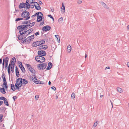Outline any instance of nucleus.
<instances>
[{"mask_svg": "<svg viewBox=\"0 0 129 129\" xmlns=\"http://www.w3.org/2000/svg\"><path fill=\"white\" fill-rule=\"evenodd\" d=\"M30 80L32 81H34L37 84H44V83H42L40 81H38L37 77L34 75H32L30 77Z\"/></svg>", "mask_w": 129, "mask_h": 129, "instance_id": "1", "label": "nucleus"}, {"mask_svg": "<svg viewBox=\"0 0 129 129\" xmlns=\"http://www.w3.org/2000/svg\"><path fill=\"white\" fill-rule=\"evenodd\" d=\"M35 59L37 61L40 63L44 62L45 60L44 57L39 55L36 57Z\"/></svg>", "mask_w": 129, "mask_h": 129, "instance_id": "2", "label": "nucleus"}, {"mask_svg": "<svg viewBox=\"0 0 129 129\" xmlns=\"http://www.w3.org/2000/svg\"><path fill=\"white\" fill-rule=\"evenodd\" d=\"M29 15V13L28 12L24 11L22 13L21 16L22 17L24 18L27 17L25 20H28L30 18V17L28 16Z\"/></svg>", "mask_w": 129, "mask_h": 129, "instance_id": "3", "label": "nucleus"}, {"mask_svg": "<svg viewBox=\"0 0 129 129\" xmlns=\"http://www.w3.org/2000/svg\"><path fill=\"white\" fill-rule=\"evenodd\" d=\"M22 79L21 78H19L16 81V84L18 85L19 87H21L22 86Z\"/></svg>", "mask_w": 129, "mask_h": 129, "instance_id": "4", "label": "nucleus"}, {"mask_svg": "<svg viewBox=\"0 0 129 129\" xmlns=\"http://www.w3.org/2000/svg\"><path fill=\"white\" fill-rule=\"evenodd\" d=\"M47 65L46 63H44L42 64H40L38 65L41 70H43L45 69Z\"/></svg>", "mask_w": 129, "mask_h": 129, "instance_id": "5", "label": "nucleus"}, {"mask_svg": "<svg viewBox=\"0 0 129 129\" xmlns=\"http://www.w3.org/2000/svg\"><path fill=\"white\" fill-rule=\"evenodd\" d=\"M46 53L44 50H39L38 52V54L41 56H45L46 55Z\"/></svg>", "mask_w": 129, "mask_h": 129, "instance_id": "6", "label": "nucleus"}, {"mask_svg": "<svg viewBox=\"0 0 129 129\" xmlns=\"http://www.w3.org/2000/svg\"><path fill=\"white\" fill-rule=\"evenodd\" d=\"M51 27L49 25H46L43 27L42 28V30L43 31H46L49 30Z\"/></svg>", "mask_w": 129, "mask_h": 129, "instance_id": "7", "label": "nucleus"}, {"mask_svg": "<svg viewBox=\"0 0 129 129\" xmlns=\"http://www.w3.org/2000/svg\"><path fill=\"white\" fill-rule=\"evenodd\" d=\"M34 5L36 9L37 10H39L41 9L39 4L37 2H34Z\"/></svg>", "mask_w": 129, "mask_h": 129, "instance_id": "8", "label": "nucleus"}, {"mask_svg": "<svg viewBox=\"0 0 129 129\" xmlns=\"http://www.w3.org/2000/svg\"><path fill=\"white\" fill-rule=\"evenodd\" d=\"M26 30V31H25L24 32L25 33V35L24 36L25 37H26L27 35L31 33V32L33 31V29L32 28H31L28 30Z\"/></svg>", "mask_w": 129, "mask_h": 129, "instance_id": "9", "label": "nucleus"}, {"mask_svg": "<svg viewBox=\"0 0 129 129\" xmlns=\"http://www.w3.org/2000/svg\"><path fill=\"white\" fill-rule=\"evenodd\" d=\"M9 60V58L8 57H6L4 59V62L5 63V69L6 68L8 64V61Z\"/></svg>", "mask_w": 129, "mask_h": 129, "instance_id": "10", "label": "nucleus"}, {"mask_svg": "<svg viewBox=\"0 0 129 129\" xmlns=\"http://www.w3.org/2000/svg\"><path fill=\"white\" fill-rule=\"evenodd\" d=\"M48 48L47 46L46 45H43L39 47V49H43L46 50Z\"/></svg>", "mask_w": 129, "mask_h": 129, "instance_id": "11", "label": "nucleus"}, {"mask_svg": "<svg viewBox=\"0 0 129 129\" xmlns=\"http://www.w3.org/2000/svg\"><path fill=\"white\" fill-rule=\"evenodd\" d=\"M65 7L63 3H62V5L61 9V12L62 14H63L65 12Z\"/></svg>", "mask_w": 129, "mask_h": 129, "instance_id": "12", "label": "nucleus"}, {"mask_svg": "<svg viewBox=\"0 0 129 129\" xmlns=\"http://www.w3.org/2000/svg\"><path fill=\"white\" fill-rule=\"evenodd\" d=\"M53 65L50 62H49L48 64V66L46 68L47 70H50L52 68Z\"/></svg>", "mask_w": 129, "mask_h": 129, "instance_id": "13", "label": "nucleus"}, {"mask_svg": "<svg viewBox=\"0 0 129 129\" xmlns=\"http://www.w3.org/2000/svg\"><path fill=\"white\" fill-rule=\"evenodd\" d=\"M25 6V4L24 3H22L20 4L19 5V8L20 9H21L22 8H24Z\"/></svg>", "mask_w": 129, "mask_h": 129, "instance_id": "14", "label": "nucleus"}, {"mask_svg": "<svg viewBox=\"0 0 129 129\" xmlns=\"http://www.w3.org/2000/svg\"><path fill=\"white\" fill-rule=\"evenodd\" d=\"M25 4L26 8L27 9H29L30 8V5L28 2V0L26 1L25 3Z\"/></svg>", "mask_w": 129, "mask_h": 129, "instance_id": "15", "label": "nucleus"}, {"mask_svg": "<svg viewBox=\"0 0 129 129\" xmlns=\"http://www.w3.org/2000/svg\"><path fill=\"white\" fill-rule=\"evenodd\" d=\"M4 83L3 85V88L5 87L6 88H8L6 80L3 81Z\"/></svg>", "mask_w": 129, "mask_h": 129, "instance_id": "16", "label": "nucleus"}, {"mask_svg": "<svg viewBox=\"0 0 129 129\" xmlns=\"http://www.w3.org/2000/svg\"><path fill=\"white\" fill-rule=\"evenodd\" d=\"M34 36L32 35L29 37L28 39L27 40V42H29L30 41L33 40L34 38Z\"/></svg>", "mask_w": 129, "mask_h": 129, "instance_id": "17", "label": "nucleus"}, {"mask_svg": "<svg viewBox=\"0 0 129 129\" xmlns=\"http://www.w3.org/2000/svg\"><path fill=\"white\" fill-rule=\"evenodd\" d=\"M15 68L16 75L17 77H19V74L18 71V69L16 66V67Z\"/></svg>", "mask_w": 129, "mask_h": 129, "instance_id": "18", "label": "nucleus"}, {"mask_svg": "<svg viewBox=\"0 0 129 129\" xmlns=\"http://www.w3.org/2000/svg\"><path fill=\"white\" fill-rule=\"evenodd\" d=\"M25 35H19L18 37V39L19 40H22L24 38V37H25L24 36Z\"/></svg>", "mask_w": 129, "mask_h": 129, "instance_id": "19", "label": "nucleus"}, {"mask_svg": "<svg viewBox=\"0 0 129 129\" xmlns=\"http://www.w3.org/2000/svg\"><path fill=\"white\" fill-rule=\"evenodd\" d=\"M39 45L44 44L45 43V41H44L42 40L38 41Z\"/></svg>", "mask_w": 129, "mask_h": 129, "instance_id": "20", "label": "nucleus"}, {"mask_svg": "<svg viewBox=\"0 0 129 129\" xmlns=\"http://www.w3.org/2000/svg\"><path fill=\"white\" fill-rule=\"evenodd\" d=\"M16 59L15 57H13L11 60V63L13 65H15L16 62Z\"/></svg>", "mask_w": 129, "mask_h": 129, "instance_id": "21", "label": "nucleus"}, {"mask_svg": "<svg viewBox=\"0 0 129 129\" xmlns=\"http://www.w3.org/2000/svg\"><path fill=\"white\" fill-rule=\"evenodd\" d=\"M67 50L68 52L69 53L71 51V46L70 45H68V46L67 48Z\"/></svg>", "mask_w": 129, "mask_h": 129, "instance_id": "22", "label": "nucleus"}, {"mask_svg": "<svg viewBox=\"0 0 129 129\" xmlns=\"http://www.w3.org/2000/svg\"><path fill=\"white\" fill-rule=\"evenodd\" d=\"M39 46L38 41L33 43L32 44L33 46L34 47H36Z\"/></svg>", "mask_w": 129, "mask_h": 129, "instance_id": "23", "label": "nucleus"}, {"mask_svg": "<svg viewBox=\"0 0 129 129\" xmlns=\"http://www.w3.org/2000/svg\"><path fill=\"white\" fill-rule=\"evenodd\" d=\"M0 90L1 92L5 94L6 93L5 90L3 87L1 88Z\"/></svg>", "mask_w": 129, "mask_h": 129, "instance_id": "24", "label": "nucleus"}, {"mask_svg": "<svg viewBox=\"0 0 129 129\" xmlns=\"http://www.w3.org/2000/svg\"><path fill=\"white\" fill-rule=\"evenodd\" d=\"M29 71L32 73H35V71L34 69L32 68L31 67L29 69H28Z\"/></svg>", "mask_w": 129, "mask_h": 129, "instance_id": "25", "label": "nucleus"}, {"mask_svg": "<svg viewBox=\"0 0 129 129\" xmlns=\"http://www.w3.org/2000/svg\"><path fill=\"white\" fill-rule=\"evenodd\" d=\"M25 31H23V30H22V29L20 30H19V33L20 34V35H25V33L24 32Z\"/></svg>", "mask_w": 129, "mask_h": 129, "instance_id": "26", "label": "nucleus"}, {"mask_svg": "<svg viewBox=\"0 0 129 129\" xmlns=\"http://www.w3.org/2000/svg\"><path fill=\"white\" fill-rule=\"evenodd\" d=\"M28 83L27 80L25 79H23L22 80V83L26 84Z\"/></svg>", "mask_w": 129, "mask_h": 129, "instance_id": "27", "label": "nucleus"}, {"mask_svg": "<svg viewBox=\"0 0 129 129\" xmlns=\"http://www.w3.org/2000/svg\"><path fill=\"white\" fill-rule=\"evenodd\" d=\"M117 91L118 92L121 93L122 92V89L118 87L117 88Z\"/></svg>", "mask_w": 129, "mask_h": 129, "instance_id": "28", "label": "nucleus"}, {"mask_svg": "<svg viewBox=\"0 0 129 129\" xmlns=\"http://www.w3.org/2000/svg\"><path fill=\"white\" fill-rule=\"evenodd\" d=\"M4 102L5 104L7 106H9V105L8 104V101H7V99H6L4 101Z\"/></svg>", "mask_w": 129, "mask_h": 129, "instance_id": "29", "label": "nucleus"}, {"mask_svg": "<svg viewBox=\"0 0 129 129\" xmlns=\"http://www.w3.org/2000/svg\"><path fill=\"white\" fill-rule=\"evenodd\" d=\"M11 89L14 91L15 90V89L14 85L13 84H11Z\"/></svg>", "mask_w": 129, "mask_h": 129, "instance_id": "30", "label": "nucleus"}, {"mask_svg": "<svg viewBox=\"0 0 129 129\" xmlns=\"http://www.w3.org/2000/svg\"><path fill=\"white\" fill-rule=\"evenodd\" d=\"M2 77V78L3 79V81L6 80V79L5 78V74L4 72H3Z\"/></svg>", "mask_w": 129, "mask_h": 129, "instance_id": "31", "label": "nucleus"}, {"mask_svg": "<svg viewBox=\"0 0 129 129\" xmlns=\"http://www.w3.org/2000/svg\"><path fill=\"white\" fill-rule=\"evenodd\" d=\"M0 110L1 111V112H3L6 110V108L5 107H2L0 108Z\"/></svg>", "mask_w": 129, "mask_h": 129, "instance_id": "32", "label": "nucleus"}, {"mask_svg": "<svg viewBox=\"0 0 129 129\" xmlns=\"http://www.w3.org/2000/svg\"><path fill=\"white\" fill-rule=\"evenodd\" d=\"M75 94L74 93H73L71 95V97L72 99H74L75 97Z\"/></svg>", "mask_w": 129, "mask_h": 129, "instance_id": "33", "label": "nucleus"}, {"mask_svg": "<svg viewBox=\"0 0 129 129\" xmlns=\"http://www.w3.org/2000/svg\"><path fill=\"white\" fill-rule=\"evenodd\" d=\"M25 25H21V28H22V30H27V29H26V28H25V27L24 26Z\"/></svg>", "mask_w": 129, "mask_h": 129, "instance_id": "34", "label": "nucleus"}, {"mask_svg": "<svg viewBox=\"0 0 129 129\" xmlns=\"http://www.w3.org/2000/svg\"><path fill=\"white\" fill-rule=\"evenodd\" d=\"M28 1L29 3L31 4L34 3L35 0H28Z\"/></svg>", "mask_w": 129, "mask_h": 129, "instance_id": "35", "label": "nucleus"}, {"mask_svg": "<svg viewBox=\"0 0 129 129\" xmlns=\"http://www.w3.org/2000/svg\"><path fill=\"white\" fill-rule=\"evenodd\" d=\"M37 22H39L42 20H43V18H37Z\"/></svg>", "mask_w": 129, "mask_h": 129, "instance_id": "36", "label": "nucleus"}, {"mask_svg": "<svg viewBox=\"0 0 129 129\" xmlns=\"http://www.w3.org/2000/svg\"><path fill=\"white\" fill-rule=\"evenodd\" d=\"M63 19L62 17L60 18L58 20V21L60 23H61L62 22Z\"/></svg>", "mask_w": 129, "mask_h": 129, "instance_id": "37", "label": "nucleus"}, {"mask_svg": "<svg viewBox=\"0 0 129 129\" xmlns=\"http://www.w3.org/2000/svg\"><path fill=\"white\" fill-rule=\"evenodd\" d=\"M98 121H97L94 123L93 126L94 127H95L98 124Z\"/></svg>", "mask_w": 129, "mask_h": 129, "instance_id": "38", "label": "nucleus"}, {"mask_svg": "<svg viewBox=\"0 0 129 129\" xmlns=\"http://www.w3.org/2000/svg\"><path fill=\"white\" fill-rule=\"evenodd\" d=\"M55 36L57 38L58 41V40L59 41H60L59 37L58 35H55Z\"/></svg>", "mask_w": 129, "mask_h": 129, "instance_id": "39", "label": "nucleus"}, {"mask_svg": "<svg viewBox=\"0 0 129 129\" xmlns=\"http://www.w3.org/2000/svg\"><path fill=\"white\" fill-rule=\"evenodd\" d=\"M35 24V22H33L32 23H30L29 24L30 25V27H31L33 26Z\"/></svg>", "mask_w": 129, "mask_h": 129, "instance_id": "40", "label": "nucleus"}, {"mask_svg": "<svg viewBox=\"0 0 129 129\" xmlns=\"http://www.w3.org/2000/svg\"><path fill=\"white\" fill-rule=\"evenodd\" d=\"M26 38L25 37H24V38L23 39V40H22V41H23V43H25L26 42Z\"/></svg>", "mask_w": 129, "mask_h": 129, "instance_id": "41", "label": "nucleus"}, {"mask_svg": "<svg viewBox=\"0 0 129 129\" xmlns=\"http://www.w3.org/2000/svg\"><path fill=\"white\" fill-rule=\"evenodd\" d=\"M14 66L13 65L11 67V68H10L11 71L12 73H13L14 72Z\"/></svg>", "mask_w": 129, "mask_h": 129, "instance_id": "42", "label": "nucleus"}, {"mask_svg": "<svg viewBox=\"0 0 129 129\" xmlns=\"http://www.w3.org/2000/svg\"><path fill=\"white\" fill-rule=\"evenodd\" d=\"M23 19V18H17L15 20V21H18L20 20H22Z\"/></svg>", "mask_w": 129, "mask_h": 129, "instance_id": "43", "label": "nucleus"}, {"mask_svg": "<svg viewBox=\"0 0 129 129\" xmlns=\"http://www.w3.org/2000/svg\"><path fill=\"white\" fill-rule=\"evenodd\" d=\"M15 86L16 87V89H17L18 90H19V87H20L17 84H15Z\"/></svg>", "mask_w": 129, "mask_h": 129, "instance_id": "44", "label": "nucleus"}, {"mask_svg": "<svg viewBox=\"0 0 129 129\" xmlns=\"http://www.w3.org/2000/svg\"><path fill=\"white\" fill-rule=\"evenodd\" d=\"M38 15H39V16H40L42 17L43 16V14L41 12H39Z\"/></svg>", "mask_w": 129, "mask_h": 129, "instance_id": "45", "label": "nucleus"}, {"mask_svg": "<svg viewBox=\"0 0 129 129\" xmlns=\"http://www.w3.org/2000/svg\"><path fill=\"white\" fill-rule=\"evenodd\" d=\"M21 70L23 72L25 73V69H24L23 67L21 68Z\"/></svg>", "mask_w": 129, "mask_h": 129, "instance_id": "46", "label": "nucleus"}, {"mask_svg": "<svg viewBox=\"0 0 129 129\" xmlns=\"http://www.w3.org/2000/svg\"><path fill=\"white\" fill-rule=\"evenodd\" d=\"M26 65L27 68L28 69H29L31 67V66L29 64H27Z\"/></svg>", "mask_w": 129, "mask_h": 129, "instance_id": "47", "label": "nucleus"}, {"mask_svg": "<svg viewBox=\"0 0 129 129\" xmlns=\"http://www.w3.org/2000/svg\"><path fill=\"white\" fill-rule=\"evenodd\" d=\"M30 25L29 24V25H25L24 26L25 27V28H29L30 27Z\"/></svg>", "mask_w": 129, "mask_h": 129, "instance_id": "48", "label": "nucleus"}, {"mask_svg": "<svg viewBox=\"0 0 129 129\" xmlns=\"http://www.w3.org/2000/svg\"><path fill=\"white\" fill-rule=\"evenodd\" d=\"M6 99V98H5L4 97H3V96H1L0 97V99L1 100H4V101L5 100V99Z\"/></svg>", "mask_w": 129, "mask_h": 129, "instance_id": "49", "label": "nucleus"}, {"mask_svg": "<svg viewBox=\"0 0 129 129\" xmlns=\"http://www.w3.org/2000/svg\"><path fill=\"white\" fill-rule=\"evenodd\" d=\"M21 25H20L19 26H18L17 27V29H22Z\"/></svg>", "mask_w": 129, "mask_h": 129, "instance_id": "50", "label": "nucleus"}, {"mask_svg": "<svg viewBox=\"0 0 129 129\" xmlns=\"http://www.w3.org/2000/svg\"><path fill=\"white\" fill-rule=\"evenodd\" d=\"M28 21H23L22 22V24H26L28 23Z\"/></svg>", "mask_w": 129, "mask_h": 129, "instance_id": "51", "label": "nucleus"}, {"mask_svg": "<svg viewBox=\"0 0 129 129\" xmlns=\"http://www.w3.org/2000/svg\"><path fill=\"white\" fill-rule=\"evenodd\" d=\"M42 21H43V22H41L40 23V25H43V24H44V19H43V20Z\"/></svg>", "mask_w": 129, "mask_h": 129, "instance_id": "52", "label": "nucleus"}, {"mask_svg": "<svg viewBox=\"0 0 129 129\" xmlns=\"http://www.w3.org/2000/svg\"><path fill=\"white\" fill-rule=\"evenodd\" d=\"M82 2V1L81 0H79L78 1L77 3L78 4H81Z\"/></svg>", "mask_w": 129, "mask_h": 129, "instance_id": "53", "label": "nucleus"}, {"mask_svg": "<svg viewBox=\"0 0 129 129\" xmlns=\"http://www.w3.org/2000/svg\"><path fill=\"white\" fill-rule=\"evenodd\" d=\"M48 16L50 17V18L52 19L53 20H54V18L51 15H48Z\"/></svg>", "mask_w": 129, "mask_h": 129, "instance_id": "54", "label": "nucleus"}, {"mask_svg": "<svg viewBox=\"0 0 129 129\" xmlns=\"http://www.w3.org/2000/svg\"><path fill=\"white\" fill-rule=\"evenodd\" d=\"M14 65H13L14 66ZM13 64H9L8 68H11V67L12 66Z\"/></svg>", "mask_w": 129, "mask_h": 129, "instance_id": "55", "label": "nucleus"}, {"mask_svg": "<svg viewBox=\"0 0 129 129\" xmlns=\"http://www.w3.org/2000/svg\"><path fill=\"white\" fill-rule=\"evenodd\" d=\"M8 73L9 75L10 73V68H8Z\"/></svg>", "mask_w": 129, "mask_h": 129, "instance_id": "56", "label": "nucleus"}, {"mask_svg": "<svg viewBox=\"0 0 129 129\" xmlns=\"http://www.w3.org/2000/svg\"><path fill=\"white\" fill-rule=\"evenodd\" d=\"M3 115L2 114H0V120H1L2 119L3 117Z\"/></svg>", "mask_w": 129, "mask_h": 129, "instance_id": "57", "label": "nucleus"}, {"mask_svg": "<svg viewBox=\"0 0 129 129\" xmlns=\"http://www.w3.org/2000/svg\"><path fill=\"white\" fill-rule=\"evenodd\" d=\"M51 88L52 89L54 90H56V88L54 86L52 87Z\"/></svg>", "mask_w": 129, "mask_h": 129, "instance_id": "58", "label": "nucleus"}, {"mask_svg": "<svg viewBox=\"0 0 129 129\" xmlns=\"http://www.w3.org/2000/svg\"><path fill=\"white\" fill-rule=\"evenodd\" d=\"M51 10L52 12H53L54 10V8L53 7H51Z\"/></svg>", "mask_w": 129, "mask_h": 129, "instance_id": "59", "label": "nucleus"}, {"mask_svg": "<svg viewBox=\"0 0 129 129\" xmlns=\"http://www.w3.org/2000/svg\"><path fill=\"white\" fill-rule=\"evenodd\" d=\"M19 67L21 69V68H22L23 67V66H22V63H21V64H20L19 65Z\"/></svg>", "mask_w": 129, "mask_h": 129, "instance_id": "60", "label": "nucleus"}, {"mask_svg": "<svg viewBox=\"0 0 129 129\" xmlns=\"http://www.w3.org/2000/svg\"><path fill=\"white\" fill-rule=\"evenodd\" d=\"M35 35H36V36H37L38 35H39V31H38L37 33H36L35 34Z\"/></svg>", "mask_w": 129, "mask_h": 129, "instance_id": "61", "label": "nucleus"}, {"mask_svg": "<svg viewBox=\"0 0 129 129\" xmlns=\"http://www.w3.org/2000/svg\"><path fill=\"white\" fill-rule=\"evenodd\" d=\"M39 14V13L38 12L37 13H35L34 15V16H35L37 15V16Z\"/></svg>", "mask_w": 129, "mask_h": 129, "instance_id": "62", "label": "nucleus"}, {"mask_svg": "<svg viewBox=\"0 0 129 129\" xmlns=\"http://www.w3.org/2000/svg\"><path fill=\"white\" fill-rule=\"evenodd\" d=\"M3 103V102L2 101H0V106Z\"/></svg>", "mask_w": 129, "mask_h": 129, "instance_id": "63", "label": "nucleus"}, {"mask_svg": "<svg viewBox=\"0 0 129 129\" xmlns=\"http://www.w3.org/2000/svg\"><path fill=\"white\" fill-rule=\"evenodd\" d=\"M127 67L129 68V62H127Z\"/></svg>", "mask_w": 129, "mask_h": 129, "instance_id": "64", "label": "nucleus"}]
</instances>
